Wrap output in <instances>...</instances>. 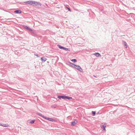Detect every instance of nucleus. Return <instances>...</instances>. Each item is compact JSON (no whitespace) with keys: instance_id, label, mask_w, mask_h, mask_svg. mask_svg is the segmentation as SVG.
Returning <instances> with one entry per match:
<instances>
[{"instance_id":"1","label":"nucleus","mask_w":135,"mask_h":135,"mask_svg":"<svg viewBox=\"0 0 135 135\" xmlns=\"http://www.w3.org/2000/svg\"><path fill=\"white\" fill-rule=\"evenodd\" d=\"M24 3L26 4H29L33 6H41L42 5L41 4L40 2L34 1H25L24 2Z\"/></svg>"},{"instance_id":"2","label":"nucleus","mask_w":135,"mask_h":135,"mask_svg":"<svg viewBox=\"0 0 135 135\" xmlns=\"http://www.w3.org/2000/svg\"><path fill=\"white\" fill-rule=\"evenodd\" d=\"M74 68L78 70L81 72H83V70L80 67V66H79L75 64V67H74Z\"/></svg>"},{"instance_id":"3","label":"nucleus","mask_w":135,"mask_h":135,"mask_svg":"<svg viewBox=\"0 0 135 135\" xmlns=\"http://www.w3.org/2000/svg\"><path fill=\"white\" fill-rule=\"evenodd\" d=\"M57 98L59 99H60L61 98H62L63 99H65L66 98V96L64 95H58Z\"/></svg>"},{"instance_id":"4","label":"nucleus","mask_w":135,"mask_h":135,"mask_svg":"<svg viewBox=\"0 0 135 135\" xmlns=\"http://www.w3.org/2000/svg\"><path fill=\"white\" fill-rule=\"evenodd\" d=\"M14 12L16 13L19 14L21 13L22 12L20 10L18 9L15 11Z\"/></svg>"},{"instance_id":"5","label":"nucleus","mask_w":135,"mask_h":135,"mask_svg":"<svg viewBox=\"0 0 135 135\" xmlns=\"http://www.w3.org/2000/svg\"><path fill=\"white\" fill-rule=\"evenodd\" d=\"M122 44L124 45V47L126 48H127V43L125 41H122Z\"/></svg>"},{"instance_id":"6","label":"nucleus","mask_w":135,"mask_h":135,"mask_svg":"<svg viewBox=\"0 0 135 135\" xmlns=\"http://www.w3.org/2000/svg\"><path fill=\"white\" fill-rule=\"evenodd\" d=\"M37 114L39 115L40 116H41V117H43V118H44L45 119H47V118H48L46 117H45L44 116V115H42L40 113H37Z\"/></svg>"},{"instance_id":"7","label":"nucleus","mask_w":135,"mask_h":135,"mask_svg":"<svg viewBox=\"0 0 135 135\" xmlns=\"http://www.w3.org/2000/svg\"><path fill=\"white\" fill-rule=\"evenodd\" d=\"M41 59L43 62H45L47 60V59L45 58V57H41Z\"/></svg>"},{"instance_id":"8","label":"nucleus","mask_w":135,"mask_h":135,"mask_svg":"<svg viewBox=\"0 0 135 135\" xmlns=\"http://www.w3.org/2000/svg\"><path fill=\"white\" fill-rule=\"evenodd\" d=\"M77 121L76 120H75L71 122V125L72 126H74L76 124Z\"/></svg>"},{"instance_id":"9","label":"nucleus","mask_w":135,"mask_h":135,"mask_svg":"<svg viewBox=\"0 0 135 135\" xmlns=\"http://www.w3.org/2000/svg\"><path fill=\"white\" fill-rule=\"evenodd\" d=\"M29 31H30L31 32L32 34H33V35H32L33 36L34 35H36V33L35 31L32 30L31 29H30Z\"/></svg>"},{"instance_id":"10","label":"nucleus","mask_w":135,"mask_h":135,"mask_svg":"<svg viewBox=\"0 0 135 135\" xmlns=\"http://www.w3.org/2000/svg\"><path fill=\"white\" fill-rule=\"evenodd\" d=\"M68 62L70 64H69L73 68H74V67H75V64H74L70 62V61Z\"/></svg>"},{"instance_id":"11","label":"nucleus","mask_w":135,"mask_h":135,"mask_svg":"<svg viewBox=\"0 0 135 135\" xmlns=\"http://www.w3.org/2000/svg\"><path fill=\"white\" fill-rule=\"evenodd\" d=\"M94 54L95 55L96 57H99V56H100L101 55L98 52H96Z\"/></svg>"},{"instance_id":"12","label":"nucleus","mask_w":135,"mask_h":135,"mask_svg":"<svg viewBox=\"0 0 135 135\" xmlns=\"http://www.w3.org/2000/svg\"><path fill=\"white\" fill-rule=\"evenodd\" d=\"M47 119L50 121H52V122L55 121V120L54 119H52V118H48V117L47 118Z\"/></svg>"},{"instance_id":"13","label":"nucleus","mask_w":135,"mask_h":135,"mask_svg":"<svg viewBox=\"0 0 135 135\" xmlns=\"http://www.w3.org/2000/svg\"><path fill=\"white\" fill-rule=\"evenodd\" d=\"M0 125L4 126V127H8L9 126L8 125H7L6 124H4V123H0Z\"/></svg>"},{"instance_id":"14","label":"nucleus","mask_w":135,"mask_h":135,"mask_svg":"<svg viewBox=\"0 0 135 135\" xmlns=\"http://www.w3.org/2000/svg\"><path fill=\"white\" fill-rule=\"evenodd\" d=\"M23 27L24 28L26 29H27V30H29V31L30 30V29H31L29 27H28L27 26H24V25L23 26Z\"/></svg>"},{"instance_id":"15","label":"nucleus","mask_w":135,"mask_h":135,"mask_svg":"<svg viewBox=\"0 0 135 135\" xmlns=\"http://www.w3.org/2000/svg\"><path fill=\"white\" fill-rule=\"evenodd\" d=\"M57 46L60 49H63L64 47L62 46L59 45H58Z\"/></svg>"},{"instance_id":"16","label":"nucleus","mask_w":135,"mask_h":135,"mask_svg":"<svg viewBox=\"0 0 135 135\" xmlns=\"http://www.w3.org/2000/svg\"><path fill=\"white\" fill-rule=\"evenodd\" d=\"M68 99L69 100H70L71 99H72V98L71 97H69L68 96H66L65 99Z\"/></svg>"},{"instance_id":"17","label":"nucleus","mask_w":135,"mask_h":135,"mask_svg":"<svg viewBox=\"0 0 135 135\" xmlns=\"http://www.w3.org/2000/svg\"><path fill=\"white\" fill-rule=\"evenodd\" d=\"M106 125H104L102 126V128L103 129V130H105V127H106Z\"/></svg>"},{"instance_id":"18","label":"nucleus","mask_w":135,"mask_h":135,"mask_svg":"<svg viewBox=\"0 0 135 135\" xmlns=\"http://www.w3.org/2000/svg\"><path fill=\"white\" fill-rule=\"evenodd\" d=\"M92 115L93 116H94V115H95V114L96 112L95 111H92Z\"/></svg>"},{"instance_id":"19","label":"nucleus","mask_w":135,"mask_h":135,"mask_svg":"<svg viewBox=\"0 0 135 135\" xmlns=\"http://www.w3.org/2000/svg\"><path fill=\"white\" fill-rule=\"evenodd\" d=\"M63 49L64 50H65L66 51H70L69 49L68 48H65V47H64Z\"/></svg>"},{"instance_id":"20","label":"nucleus","mask_w":135,"mask_h":135,"mask_svg":"<svg viewBox=\"0 0 135 135\" xmlns=\"http://www.w3.org/2000/svg\"><path fill=\"white\" fill-rule=\"evenodd\" d=\"M71 61L73 62H77V60L75 59H73L71 60Z\"/></svg>"},{"instance_id":"21","label":"nucleus","mask_w":135,"mask_h":135,"mask_svg":"<svg viewBox=\"0 0 135 135\" xmlns=\"http://www.w3.org/2000/svg\"><path fill=\"white\" fill-rule=\"evenodd\" d=\"M35 120H31L30 122V123H34L35 122Z\"/></svg>"},{"instance_id":"22","label":"nucleus","mask_w":135,"mask_h":135,"mask_svg":"<svg viewBox=\"0 0 135 135\" xmlns=\"http://www.w3.org/2000/svg\"><path fill=\"white\" fill-rule=\"evenodd\" d=\"M67 8L68 9L69 11H71V10L70 9V8Z\"/></svg>"},{"instance_id":"23","label":"nucleus","mask_w":135,"mask_h":135,"mask_svg":"<svg viewBox=\"0 0 135 135\" xmlns=\"http://www.w3.org/2000/svg\"><path fill=\"white\" fill-rule=\"evenodd\" d=\"M35 56H36L38 57H39V56L38 55V54H35Z\"/></svg>"},{"instance_id":"24","label":"nucleus","mask_w":135,"mask_h":135,"mask_svg":"<svg viewBox=\"0 0 135 135\" xmlns=\"http://www.w3.org/2000/svg\"><path fill=\"white\" fill-rule=\"evenodd\" d=\"M94 76L95 77H96L95 76Z\"/></svg>"},{"instance_id":"25","label":"nucleus","mask_w":135,"mask_h":135,"mask_svg":"<svg viewBox=\"0 0 135 135\" xmlns=\"http://www.w3.org/2000/svg\"><path fill=\"white\" fill-rule=\"evenodd\" d=\"M0 17L1 18V17Z\"/></svg>"}]
</instances>
